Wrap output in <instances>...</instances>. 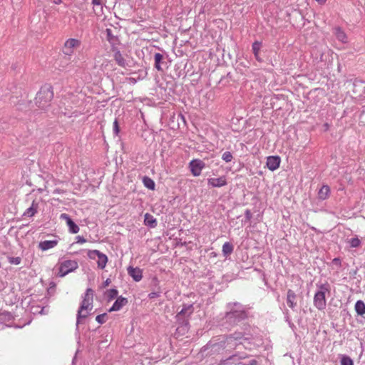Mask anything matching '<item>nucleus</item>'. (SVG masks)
<instances>
[{
  "label": "nucleus",
  "instance_id": "f257e3e1",
  "mask_svg": "<svg viewBox=\"0 0 365 365\" xmlns=\"http://www.w3.org/2000/svg\"><path fill=\"white\" fill-rule=\"evenodd\" d=\"M227 309L225 320L231 326L236 325L248 317V308L239 302L228 303Z\"/></svg>",
  "mask_w": 365,
  "mask_h": 365
},
{
  "label": "nucleus",
  "instance_id": "f03ea898",
  "mask_svg": "<svg viewBox=\"0 0 365 365\" xmlns=\"http://www.w3.org/2000/svg\"><path fill=\"white\" fill-rule=\"evenodd\" d=\"M82 298L83 299L77 313V329L78 328V324L81 323V319L86 318L88 312L91 311L93 309V290L91 288H88Z\"/></svg>",
  "mask_w": 365,
  "mask_h": 365
},
{
  "label": "nucleus",
  "instance_id": "7ed1b4c3",
  "mask_svg": "<svg viewBox=\"0 0 365 365\" xmlns=\"http://www.w3.org/2000/svg\"><path fill=\"white\" fill-rule=\"evenodd\" d=\"M53 98V93L51 86L42 87L37 93L35 98L36 104L43 110H45Z\"/></svg>",
  "mask_w": 365,
  "mask_h": 365
},
{
  "label": "nucleus",
  "instance_id": "20e7f679",
  "mask_svg": "<svg viewBox=\"0 0 365 365\" xmlns=\"http://www.w3.org/2000/svg\"><path fill=\"white\" fill-rule=\"evenodd\" d=\"M319 290L314 296V305L319 310H323L326 308L327 301L325 293L329 292V285L322 284L319 286Z\"/></svg>",
  "mask_w": 365,
  "mask_h": 365
},
{
  "label": "nucleus",
  "instance_id": "39448f33",
  "mask_svg": "<svg viewBox=\"0 0 365 365\" xmlns=\"http://www.w3.org/2000/svg\"><path fill=\"white\" fill-rule=\"evenodd\" d=\"M87 255L91 259H96V258L98 259L97 264L99 269H103L106 267L108 262V257L105 254L101 252L98 250H88Z\"/></svg>",
  "mask_w": 365,
  "mask_h": 365
},
{
  "label": "nucleus",
  "instance_id": "423d86ee",
  "mask_svg": "<svg viewBox=\"0 0 365 365\" xmlns=\"http://www.w3.org/2000/svg\"><path fill=\"white\" fill-rule=\"evenodd\" d=\"M78 267V265L76 261L65 260L60 264L58 275L61 277H63L68 273L76 270Z\"/></svg>",
  "mask_w": 365,
  "mask_h": 365
},
{
  "label": "nucleus",
  "instance_id": "0eeeda50",
  "mask_svg": "<svg viewBox=\"0 0 365 365\" xmlns=\"http://www.w3.org/2000/svg\"><path fill=\"white\" fill-rule=\"evenodd\" d=\"M189 168L192 175L197 177L205 168V163L202 160L193 159L189 163Z\"/></svg>",
  "mask_w": 365,
  "mask_h": 365
},
{
  "label": "nucleus",
  "instance_id": "6e6552de",
  "mask_svg": "<svg viewBox=\"0 0 365 365\" xmlns=\"http://www.w3.org/2000/svg\"><path fill=\"white\" fill-rule=\"evenodd\" d=\"M81 41L76 38H68L64 43L63 53L66 55H71L73 53V49L80 47Z\"/></svg>",
  "mask_w": 365,
  "mask_h": 365
},
{
  "label": "nucleus",
  "instance_id": "1a4fd4ad",
  "mask_svg": "<svg viewBox=\"0 0 365 365\" xmlns=\"http://www.w3.org/2000/svg\"><path fill=\"white\" fill-rule=\"evenodd\" d=\"M332 33L339 42L344 44L349 43V37L341 27L336 26L333 28Z\"/></svg>",
  "mask_w": 365,
  "mask_h": 365
},
{
  "label": "nucleus",
  "instance_id": "9d476101",
  "mask_svg": "<svg viewBox=\"0 0 365 365\" xmlns=\"http://www.w3.org/2000/svg\"><path fill=\"white\" fill-rule=\"evenodd\" d=\"M128 303V300L127 298L120 296L117 297L112 307L108 309V312H112L119 311Z\"/></svg>",
  "mask_w": 365,
  "mask_h": 365
},
{
  "label": "nucleus",
  "instance_id": "9b49d317",
  "mask_svg": "<svg viewBox=\"0 0 365 365\" xmlns=\"http://www.w3.org/2000/svg\"><path fill=\"white\" fill-rule=\"evenodd\" d=\"M286 302H287L288 307L289 308H291L293 311H294V309L297 305V294L292 289H289L287 290Z\"/></svg>",
  "mask_w": 365,
  "mask_h": 365
},
{
  "label": "nucleus",
  "instance_id": "f8f14e48",
  "mask_svg": "<svg viewBox=\"0 0 365 365\" xmlns=\"http://www.w3.org/2000/svg\"><path fill=\"white\" fill-rule=\"evenodd\" d=\"M227 179L225 176H221L217 178H208L207 184L212 187H221L227 185Z\"/></svg>",
  "mask_w": 365,
  "mask_h": 365
},
{
  "label": "nucleus",
  "instance_id": "ddd939ff",
  "mask_svg": "<svg viewBox=\"0 0 365 365\" xmlns=\"http://www.w3.org/2000/svg\"><path fill=\"white\" fill-rule=\"evenodd\" d=\"M280 162L279 156H269L267 159V167L269 170L274 171L279 167Z\"/></svg>",
  "mask_w": 365,
  "mask_h": 365
},
{
  "label": "nucleus",
  "instance_id": "4468645a",
  "mask_svg": "<svg viewBox=\"0 0 365 365\" xmlns=\"http://www.w3.org/2000/svg\"><path fill=\"white\" fill-rule=\"evenodd\" d=\"M128 274L133 279L135 282H140L143 278V270L139 267H128Z\"/></svg>",
  "mask_w": 365,
  "mask_h": 365
},
{
  "label": "nucleus",
  "instance_id": "2eb2a0df",
  "mask_svg": "<svg viewBox=\"0 0 365 365\" xmlns=\"http://www.w3.org/2000/svg\"><path fill=\"white\" fill-rule=\"evenodd\" d=\"M190 316H182L181 317H178V315L176 314L175 319L176 322L178 324V327L177 328V330H179L180 329H182V331H185L188 330V325H189V318Z\"/></svg>",
  "mask_w": 365,
  "mask_h": 365
},
{
  "label": "nucleus",
  "instance_id": "dca6fc26",
  "mask_svg": "<svg viewBox=\"0 0 365 365\" xmlns=\"http://www.w3.org/2000/svg\"><path fill=\"white\" fill-rule=\"evenodd\" d=\"M58 242L57 240L41 241L38 243V248L42 251H46L55 247Z\"/></svg>",
  "mask_w": 365,
  "mask_h": 365
},
{
  "label": "nucleus",
  "instance_id": "f3484780",
  "mask_svg": "<svg viewBox=\"0 0 365 365\" xmlns=\"http://www.w3.org/2000/svg\"><path fill=\"white\" fill-rule=\"evenodd\" d=\"M106 39L112 45V46H115L119 43V39L117 36L113 34L112 29H106Z\"/></svg>",
  "mask_w": 365,
  "mask_h": 365
},
{
  "label": "nucleus",
  "instance_id": "a211bd4d",
  "mask_svg": "<svg viewBox=\"0 0 365 365\" xmlns=\"http://www.w3.org/2000/svg\"><path fill=\"white\" fill-rule=\"evenodd\" d=\"M155 64L154 67L159 71H162V65L165 64L164 62V56L160 53H155L154 55Z\"/></svg>",
  "mask_w": 365,
  "mask_h": 365
},
{
  "label": "nucleus",
  "instance_id": "6ab92c4d",
  "mask_svg": "<svg viewBox=\"0 0 365 365\" xmlns=\"http://www.w3.org/2000/svg\"><path fill=\"white\" fill-rule=\"evenodd\" d=\"M194 311L193 304H184L182 305V309L177 314L178 317H181L182 316H190Z\"/></svg>",
  "mask_w": 365,
  "mask_h": 365
},
{
  "label": "nucleus",
  "instance_id": "aec40b11",
  "mask_svg": "<svg viewBox=\"0 0 365 365\" xmlns=\"http://www.w3.org/2000/svg\"><path fill=\"white\" fill-rule=\"evenodd\" d=\"M329 195L330 187L327 185H323L318 192V198L321 200H327Z\"/></svg>",
  "mask_w": 365,
  "mask_h": 365
},
{
  "label": "nucleus",
  "instance_id": "412c9836",
  "mask_svg": "<svg viewBox=\"0 0 365 365\" xmlns=\"http://www.w3.org/2000/svg\"><path fill=\"white\" fill-rule=\"evenodd\" d=\"M113 57L119 66L125 68L128 65L125 59L123 58L120 51L116 50L114 53Z\"/></svg>",
  "mask_w": 365,
  "mask_h": 365
},
{
  "label": "nucleus",
  "instance_id": "4be33fe9",
  "mask_svg": "<svg viewBox=\"0 0 365 365\" xmlns=\"http://www.w3.org/2000/svg\"><path fill=\"white\" fill-rule=\"evenodd\" d=\"M144 224L146 226L153 228L157 226V220L152 215L146 213L144 215Z\"/></svg>",
  "mask_w": 365,
  "mask_h": 365
},
{
  "label": "nucleus",
  "instance_id": "5701e85b",
  "mask_svg": "<svg viewBox=\"0 0 365 365\" xmlns=\"http://www.w3.org/2000/svg\"><path fill=\"white\" fill-rule=\"evenodd\" d=\"M38 210V203H36L34 200L32 202L31 207L26 210L24 212V216L27 217H33L36 212Z\"/></svg>",
  "mask_w": 365,
  "mask_h": 365
},
{
  "label": "nucleus",
  "instance_id": "b1692460",
  "mask_svg": "<svg viewBox=\"0 0 365 365\" xmlns=\"http://www.w3.org/2000/svg\"><path fill=\"white\" fill-rule=\"evenodd\" d=\"M234 246L232 243L226 242L222 245V254L225 257L230 255L233 252Z\"/></svg>",
  "mask_w": 365,
  "mask_h": 365
},
{
  "label": "nucleus",
  "instance_id": "393cba45",
  "mask_svg": "<svg viewBox=\"0 0 365 365\" xmlns=\"http://www.w3.org/2000/svg\"><path fill=\"white\" fill-rule=\"evenodd\" d=\"M354 309L358 315L363 316L365 314V303L362 300L356 301Z\"/></svg>",
  "mask_w": 365,
  "mask_h": 365
},
{
  "label": "nucleus",
  "instance_id": "a878e982",
  "mask_svg": "<svg viewBox=\"0 0 365 365\" xmlns=\"http://www.w3.org/2000/svg\"><path fill=\"white\" fill-rule=\"evenodd\" d=\"M13 319V315L9 312H0V324L10 322Z\"/></svg>",
  "mask_w": 365,
  "mask_h": 365
},
{
  "label": "nucleus",
  "instance_id": "bb28decb",
  "mask_svg": "<svg viewBox=\"0 0 365 365\" xmlns=\"http://www.w3.org/2000/svg\"><path fill=\"white\" fill-rule=\"evenodd\" d=\"M143 183L144 186L149 190H153L155 187V184L153 180L148 176H144L143 178Z\"/></svg>",
  "mask_w": 365,
  "mask_h": 365
},
{
  "label": "nucleus",
  "instance_id": "cd10ccee",
  "mask_svg": "<svg viewBox=\"0 0 365 365\" xmlns=\"http://www.w3.org/2000/svg\"><path fill=\"white\" fill-rule=\"evenodd\" d=\"M106 295L108 302H110L113 299H114L115 298L118 297V291L117 289L113 288V289L107 290V292H106Z\"/></svg>",
  "mask_w": 365,
  "mask_h": 365
},
{
  "label": "nucleus",
  "instance_id": "c85d7f7f",
  "mask_svg": "<svg viewBox=\"0 0 365 365\" xmlns=\"http://www.w3.org/2000/svg\"><path fill=\"white\" fill-rule=\"evenodd\" d=\"M339 358L341 365H354L353 360L349 356L341 354L339 355Z\"/></svg>",
  "mask_w": 365,
  "mask_h": 365
},
{
  "label": "nucleus",
  "instance_id": "c756f323",
  "mask_svg": "<svg viewBox=\"0 0 365 365\" xmlns=\"http://www.w3.org/2000/svg\"><path fill=\"white\" fill-rule=\"evenodd\" d=\"M240 359V357L237 355H232L229 358L222 361L221 364L224 365H231L235 362H237Z\"/></svg>",
  "mask_w": 365,
  "mask_h": 365
},
{
  "label": "nucleus",
  "instance_id": "7c9ffc66",
  "mask_svg": "<svg viewBox=\"0 0 365 365\" xmlns=\"http://www.w3.org/2000/svg\"><path fill=\"white\" fill-rule=\"evenodd\" d=\"M69 232L72 234H76L79 232L78 226L73 221V220L68 222Z\"/></svg>",
  "mask_w": 365,
  "mask_h": 365
},
{
  "label": "nucleus",
  "instance_id": "2f4dec72",
  "mask_svg": "<svg viewBox=\"0 0 365 365\" xmlns=\"http://www.w3.org/2000/svg\"><path fill=\"white\" fill-rule=\"evenodd\" d=\"M283 314H284V319H285V322H287V324H289V327L290 328H292V329H294L295 328V326L294 324L292 322V320H291V318H290V316H289V310L287 309H285L284 311H283Z\"/></svg>",
  "mask_w": 365,
  "mask_h": 365
},
{
  "label": "nucleus",
  "instance_id": "473e14b6",
  "mask_svg": "<svg viewBox=\"0 0 365 365\" xmlns=\"http://www.w3.org/2000/svg\"><path fill=\"white\" fill-rule=\"evenodd\" d=\"M262 43L259 41H255L252 43V49L255 56H257L259 51H260Z\"/></svg>",
  "mask_w": 365,
  "mask_h": 365
},
{
  "label": "nucleus",
  "instance_id": "72a5a7b5",
  "mask_svg": "<svg viewBox=\"0 0 365 365\" xmlns=\"http://www.w3.org/2000/svg\"><path fill=\"white\" fill-rule=\"evenodd\" d=\"M350 247L353 248L359 247L361 245V240L358 237H353L349 241Z\"/></svg>",
  "mask_w": 365,
  "mask_h": 365
},
{
  "label": "nucleus",
  "instance_id": "f704fd0d",
  "mask_svg": "<svg viewBox=\"0 0 365 365\" xmlns=\"http://www.w3.org/2000/svg\"><path fill=\"white\" fill-rule=\"evenodd\" d=\"M222 159L226 163H229L232 161L233 156L230 151H225L222 155Z\"/></svg>",
  "mask_w": 365,
  "mask_h": 365
},
{
  "label": "nucleus",
  "instance_id": "c9c22d12",
  "mask_svg": "<svg viewBox=\"0 0 365 365\" xmlns=\"http://www.w3.org/2000/svg\"><path fill=\"white\" fill-rule=\"evenodd\" d=\"M8 261L10 264H16V265H18L21 263V258L19 257H8Z\"/></svg>",
  "mask_w": 365,
  "mask_h": 365
},
{
  "label": "nucleus",
  "instance_id": "e433bc0d",
  "mask_svg": "<svg viewBox=\"0 0 365 365\" xmlns=\"http://www.w3.org/2000/svg\"><path fill=\"white\" fill-rule=\"evenodd\" d=\"M107 314L103 313L102 314H99L96 317V320L98 323L103 324L106 322Z\"/></svg>",
  "mask_w": 365,
  "mask_h": 365
},
{
  "label": "nucleus",
  "instance_id": "4c0bfd02",
  "mask_svg": "<svg viewBox=\"0 0 365 365\" xmlns=\"http://www.w3.org/2000/svg\"><path fill=\"white\" fill-rule=\"evenodd\" d=\"M113 134L115 135H118L120 133V127H119L118 121L117 118H115L113 122Z\"/></svg>",
  "mask_w": 365,
  "mask_h": 365
},
{
  "label": "nucleus",
  "instance_id": "58836bf2",
  "mask_svg": "<svg viewBox=\"0 0 365 365\" xmlns=\"http://www.w3.org/2000/svg\"><path fill=\"white\" fill-rule=\"evenodd\" d=\"M60 219L65 220L66 222V224H68V222L72 220L70 216L66 213L61 214Z\"/></svg>",
  "mask_w": 365,
  "mask_h": 365
},
{
  "label": "nucleus",
  "instance_id": "ea45409f",
  "mask_svg": "<svg viewBox=\"0 0 365 365\" xmlns=\"http://www.w3.org/2000/svg\"><path fill=\"white\" fill-rule=\"evenodd\" d=\"M245 221H250L252 217V214L250 210H246L245 212Z\"/></svg>",
  "mask_w": 365,
  "mask_h": 365
},
{
  "label": "nucleus",
  "instance_id": "a19ab883",
  "mask_svg": "<svg viewBox=\"0 0 365 365\" xmlns=\"http://www.w3.org/2000/svg\"><path fill=\"white\" fill-rule=\"evenodd\" d=\"M159 297H160V292H150L148 294V297L150 299H155V298H158Z\"/></svg>",
  "mask_w": 365,
  "mask_h": 365
},
{
  "label": "nucleus",
  "instance_id": "79ce46f5",
  "mask_svg": "<svg viewBox=\"0 0 365 365\" xmlns=\"http://www.w3.org/2000/svg\"><path fill=\"white\" fill-rule=\"evenodd\" d=\"M76 239L77 243L83 244L86 242V240L83 236L78 235L76 237Z\"/></svg>",
  "mask_w": 365,
  "mask_h": 365
},
{
  "label": "nucleus",
  "instance_id": "37998d69",
  "mask_svg": "<svg viewBox=\"0 0 365 365\" xmlns=\"http://www.w3.org/2000/svg\"><path fill=\"white\" fill-rule=\"evenodd\" d=\"M332 263L340 266L341 265V259L339 258L336 257V258L333 259Z\"/></svg>",
  "mask_w": 365,
  "mask_h": 365
},
{
  "label": "nucleus",
  "instance_id": "c03bdc74",
  "mask_svg": "<svg viewBox=\"0 0 365 365\" xmlns=\"http://www.w3.org/2000/svg\"><path fill=\"white\" fill-rule=\"evenodd\" d=\"M111 281L109 278H108L102 284V287L105 288L108 287L110 284Z\"/></svg>",
  "mask_w": 365,
  "mask_h": 365
},
{
  "label": "nucleus",
  "instance_id": "a18cd8bd",
  "mask_svg": "<svg viewBox=\"0 0 365 365\" xmlns=\"http://www.w3.org/2000/svg\"><path fill=\"white\" fill-rule=\"evenodd\" d=\"M92 4L95 6H101L102 0H92Z\"/></svg>",
  "mask_w": 365,
  "mask_h": 365
},
{
  "label": "nucleus",
  "instance_id": "49530a36",
  "mask_svg": "<svg viewBox=\"0 0 365 365\" xmlns=\"http://www.w3.org/2000/svg\"><path fill=\"white\" fill-rule=\"evenodd\" d=\"M55 4H60L62 2V0H53V1Z\"/></svg>",
  "mask_w": 365,
  "mask_h": 365
},
{
  "label": "nucleus",
  "instance_id": "de8ad7c7",
  "mask_svg": "<svg viewBox=\"0 0 365 365\" xmlns=\"http://www.w3.org/2000/svg\"><path fill=\"white\" fill-rule=\"evenodd\" d=\"M235 339H240L242 338V334H238L236 336L234 337Z\"/></svg>",
  "mask_w": 365,
  "mask_h": 365
},
{
  "label": "nucleus",
  "instance_id": "09e8293b",
  "mask_svg": "<svg viewBox=\"0 0 365 365\" xmlns=\"http://www.w3.org/2000/svg\"><path fill=\"white\" fill-rule=\"evenodd\" d=\"M319 4H323L326 2L327 0H316Z\"/></svg>",
  "mask_w": 365,
  "mask_h": 365
},
{
  "label": "nucleus",
  "instance_id": "8fccbe9b",
  "mask_svg": "<svg viewBox=\"0 0 365 365\" xmlns=\"http://www.w3.org/2000/svg\"><path fill=\"white\" fill-rule=\"evenodd\" d=\"M256 58V59L259 61H261V59L259 58V54L257 55V56H255Z\"/></svg>",
  "mask_w": 365,
  "mask_h": 365
}]
</instances>
